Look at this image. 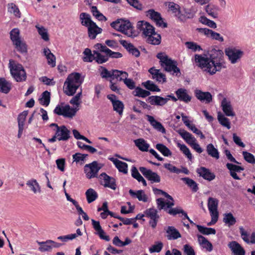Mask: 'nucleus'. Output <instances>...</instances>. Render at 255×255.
Here are the masks:
<instances>
[{"instance_id":"nucleus-1","label":"nucleus","mask_w":255,"mask_h":255,"mask_svg":"<svg viewBox=\"0 0 255 255\" xmlns=\"http://www.w3.org/2000/svg\"><path fill=\"white\" fill-rule=\"evenodd\" d=\"M195 60L198 67L212 75L226 68L224 53L220 49H212L209 53V57L196 54Z\"/></svg>"},{"instance_id":"nucleus-2","label":"nucleus","mask_w":255,"mask_h":255,"mask_svg":"<svg viewBox=\"0 0 255 255\" xmlns=\"http://www.w3.org/2000/svg\"><path fill=\"white\" fill-rule=\"evenodd\" d=\"M83 82V80L79 73L74 72L70 74L64 84V93L68 96H73Z\"/></svg>"},{"instance_id":"nucleus-3","label":"nucleus","mask_w":255,"mask_h":255,"mask_svg":"<svg viewBox=\"0 0 255 255\" xmlns=\"http://www.w3.org/2000/svg\"><path fill=\"white\" fill-rule=\"evenodd\" d=\"M156 57L160 60V64L164 71L177 77L180 76V70L177 67L176 61L172 60L165 53L162 52L158 53L156 55Z\"/></svg>"},{"instance_id":"nucleus-4","label":"nucleus","mask_w":255,"mask_h":255,"mask_svg":"<svg viewBox=\"0 0 255 255\" xmlns=\"http://www.w3.org/2000/svg\"><path fill=\"white\" fill-rule=\"evenodd\" d=\"M157 207L158 210H163L170 215L175 216L177 214L181 213L180 211L182 209L172 208L174 205V200L165 202L164 199L162 198H158L156 200Z\"/></svg>"},{"instance_id":"nucleus-5","label":"nucleus","mask_w":255,"mask_h":255,"mask_svg":"<svg viewBox=\"0 0 255 255\" xmlns=\"http://www.w3.org/2000/svg\"><path fill=\"white\" fill-rule=\"evenodd\" d=\"M101 167L96 161L86 164L84 167V172L86 174V177L89 179L95 177L98 178V173Z\"/></svg>"},{"instance_id":"nucleus-6","label":"nucleus","mask_w":255,"mask_h":255,"mask_svg":"<svg viewBox=\"0 0 255 255\" xmlns=\"http://www.w3.org/2000/svg\"><path fill=\"white\" fill-rule=\"evenodd\" d=\"M54 113L59 115L63 116L66 118H72L77 112V109L71 108L69 105H67L64 107H60L58 105L53 111Z\"/></svg>"},{"instance_id":"nucleus-7","label":"nucleus","mask_w":255,"mask_h":255,"mask_svg":"<svg viewBox=\"0 0 255 255\" xmlns=\"http://www.w3.org/2000/svg\"><path fill=\"white\" fill-rule=\"evenodd\" d=\"M10 73L17 82L24 81L26 79V72L20 64L11 66L10 67Z\"/></svg>"},{"instance_id":"nucleus-8","label":"nucleus","mask_w":255,"mask_h":255,"mask_svg":"<svg viewBox=\"0 0 255 255\" xmlns=\"http://www.w3.org/2000/svg\"><path fill=\"white\" fill-rule=\"evenodd\" d=\"M146 15L155 23L157 26L163 28L167 27V23L164 22L159 12L155 11L153 9H150L147 11Z\"/></svg>"},{"instance_id":"nucleus-9","label":"nucleus","mask_w":255,"mask_h":255,"mask_svg":"<svg viewBox=\"0 0 255 255\" xmlns=\"http://www.w3.org/2000/svg\"><path fill=\"white\" fill-rule=\"evenodd\" d=\"M98 178L100 180L101 184L105 187H109L114 190L116 189L117 185L114 178L103 172L98 176Z\"/></svg>"},{"instance_id":"nucleus-10","label":"nucleus","mask_w":255,"mask_h":255,"mask_svg":"<svg viewBox=\"0 0 255 255\" xmlns=\"http://www.w3.org/2000/svg\"><path fill=\"white\" fill-rule=\"evenodd\" d=\"M226 55L232 64L237 62L243 55V52L235 48H228L225 49Z\"/></svg>"},{"instance_id":"nucleus-11","label":"nucleus","mask_w":255,"mask_h":255,"mask_svg":"<svg viewBox=\"0 0 255 255\" xmlns=\"http://www.w3.org/2000/svg\"><path fill=\"white\" fill-rule=\"evenodd\" d=\"M139 171L151 183H159L160 181V177L156 172H153L150 169H148L144 167H140Z\"/></svg>"},{"instance_id":"nucleus-12","label":"nucleus","mask_w":255,"mask_h":255,"mask_svg":"<svg viewBox=\"0 0 255 255\" xmlns=\"http://www.w3.org/2000/svg\"><path fill=\"white\" fill-rule=\"evenodd\" d=\"M137 27L140 31H142L143 34L146 37L156 33L154 27L147 22L138 21Z\"/></svg>"},{"instance_id":"nucleus-13","label":"nucleus","mask_w":255,"mask_h":255,"mask_svg":"<svg viewBox=\"0 0 255 255\" xmlns=\"http://www.w3.org/2000/svg\"><path fill=\"white\" fill-rule=\"evenodd\" d=\"M157 213V210L154 208L147 209L144 211L145 216L150 219L149 224L153 229L156 227L159 218Z\"/></svg>"},{"instance_id":"nucleus-14","label":"nucleus","mask_w":255,"mask_h":255,"mask_svg":"<svg viewBox=\"0 0 255 255\" xmlns=\"http://www.w3.org/2000/svg\"><path fill=\"white\" fill-rule=\"evenodd\" d=\"M196 171L200 177H202L204 179L207 181H211L215 179V174L212 172L209 169L205 167L198 168Z\"/></svg>"},{"instance_id":"nucleus-15","label":"nucleus","mask_w":255,"mask_h":255,"mask_svg":"<svg viewBox=\"0 0 255 255\" xmlns=\"http://www.w3.org/2000/svg\"><path fill=\"white\" fill-rule=\"evenodd\" d=\"M123 24L121 32L127 35L128 37H133L137 35L135 31L133 29V27L131 22L128 20H123Z\"/></svg>"},{"instance_id":"nucleus-16","label":"nucleus","mask_w":255,"mask_h":255,"mask_svg":"<svg viewBox=\"0 0 255 255\" xmlns=\"http://www.w3.org/2000/svg\"><path fill=\"white\" fill-rule=\"evenodd\" d=\"M168 7L178 21H183L185 19V17L182 15L179 5L173 2H169Z\"/></svg>"},{"instance_id":"nucleus-17","label":"nucleus","mask_w":255,"mask_h":255,"mask_svg":"<svg viewBox=\"0 0 255 255\" xmlns=\"http://www.w3.org/2000/svg\"><path fill=\"white\" fill-rule=\"evenodd\" d=\"M194 93L197 99L201 102L209 103L212 101V96L209 92H203L200 90L196 89Z\"/></svg>"},{"instance_id":"nucleus-18","label":"nucleus","mask_w":255,"mask_h":255,"mask_svg":"<svg viewBox=\"0 0 255 255\" xmlns=\"http://www.w3.org/2000/svg\"><path fill=\"white\" fill-rule=\"evenodd\" d=\"M56 134L57 135L58 140L66 141L70 137V131L65 126H61L58 130L56 131Z\"/></svg>"},{"instance_id":"nucleus-19","label":"nucleus","mask_w":255,"mask_h":255,"mask_svg":"<svg viewBox=\"0 0 255 255\" xmlns=\"http://www.w3.org/2000/svg\"><path fill=\"white\" fill-rule=\"evenodd\" d=\"M92 224L95 230L97 232L96 234L99 236L100 238L102 240H105L109 242L110 241V238L108 235H105V232L102 229L100 222L92 219Z\"/></svg>"},{"instance_id":"nucleus-20","label":"nucleus","mask_w":255,"mask_h":255,"mask_svg":"<svg viewBox=\"0 0 255 255\" xmlns=\"http://www.w3.org/2000/svg\"><path fill=\"white\" fill-rule=\"evenodd\" d=\"M120 43L123 46L127 49L129 53L132 54L136 57H138L140 55V51L134 47L131 43H128L125 40H120Z\"/></svg>"},{"instance_id":"nucleus-21","label":"nucleus","mask_w":255,"mask_h":255,"mask_svg":"<svg viewBox=\"0 0 255 255\" xmlns=\"http://www.w3.org/2000/svg\"><path fill=\"white\" fill-rule=\"evenodd\" d=\"M228 247L231 249L234 255H245L244 249L236 241H232L228 244Z\"/></svg>"},{"instance_id":"nucleus-22","label":"nucleus","mask_w":255,"mask_h":255,"mask_svg":"<svg viewBox=\"0 0 255 255\" xmlns=\"http://www.w3.org/2000/svg\"><path fill=\"white\" fill-rule=\"evenodd\" d=\"M175 94L178 100L180 101L188 103L191 101L192 97L187 92V90L184 88H179L175 91Z\"/></svg>"},{"instance_id":"nucleus-23","label":"nucleus","mask_w":255,"mask_h":255,"mask_svg":"<svg viewBox=\"0 0 255 255\" xmlns=\"http://www.w3.org/2000/svg\"><path fill=\"white\" fill-rule=\"evenodd\" d=\"M169 100V99L168 98H164L158 96H152L149 97L147 100L152 105L162 106L165 105Z\"/></svg>"},{"instance_id":"nucleus-24","label":"nucleus","mask_w":255,"mask_h":255,"mask_svg":"<svg viewBox=\"0 0 255 255\" xmlns=\"http://www.w3.org/2000/svg\"><path fill=\"white\" fill-rule=\"evenodd\" d=\"M148 72L152 75V79H155L156 81L161 83L166 82L165 75L160 72V70L156 69L154 67H152L148 70Z\"/></svg>"},{"instance_id":"nucleus-25","label":"nucleus","mask_w":255,"mask_h":255,"mask_svg":"<svg viewBox=\"0 0 255 255\" xmlns=\"http://www.w3.org/2000/svg\"><path fill=\"white\" fill-rule=\"evenodd\" d=\"M178 133L182 138L190 146L196 142V139L189 132L183 129H179L177 130Z\"/></svg>"},{"instance_id":"nucleus-26","label":"nucleus","mask_w":255,"mask_h":255,"mask_svg":"<svg viewBox=\"0 0 255 255\" xmlns=\"http://www.w3.org/2000/svg\"><path fill=\"white\" fill-rule=\"evenodd\" d=\"M221 107L223 111L227 116L233 117L235 115L230 101L227 100L226 98H224L222 101Z\"/></svg>"},{"instance_id":"nucleus-27","label":"nucleus","mask_w":255,"mask_h":255,"mask_svg":"<svg viewBox=\"0 0 255 255\" xmlns=\"http://www.w3.org/2000/svg\"><path fill=\"white\" fill-rule=\"evenodd\" d=\"M102 32V29L98 27L95 22H92V24L88 27V36L91 39H95L97 35Z\"/></svg>"},{"instance_id":"nucleus-28","label":"nucleus","mask_w":255,"mask_h":255,"mask_svg":"<svg viewBox=\"0 0 255 255\" xmlns=\"http://www.w3.org/2000/svg\"><path fill=\"white\" fill-rule=\"evenodd\" d=\"M166 238L168 240H174L181 237L179 232L173 226H168L166 230Z\"/></svg>"},{"instance_id":"nucleus-29","label":"nucleus","mask_w":255,"mask_h":255,"mask_svg":"<svg viewBox=\"0 0 255 255\" xmlns=\"http://www.w3.org/2000/svg\"><path fill=\"white\" fill-rule=\"evenodd\" d=\"M208 207L210 214L219 215L218 206L219 201L216 198L209 197L208 201Z\"/></svg>"},{"instance_id":"nucleus-30","label":"nucleus","mask_w":255,"mask_h":255,"mask_svg":"<svg viewBox=\"0 0 255 255\" xmlns=\"http://www.w3.org/2000/svg\"><path fill=\"white\" fill-rule=\"evenodd\" d=\"M147 120L150 124L158 131L165 133L166 130L162 125L159 122L155 120L153 117L149 115H146Z\"/></svg>"},{"instance_id":"nucleus-31","label":"nucleus","mask_w":255,"mask_h":255,"mask_svg":"<svg viewBox=\"0 0 255 255\" xmlns=\"http://www.w3.org/2000/svg\"><path fill=\"white\" fill-rule=\"evenodd\" d=\"M110 160L114 163L120 172H123L124 174L128 173V164L127 163L114 157L110 158Z\"/></svg>"},{"instance_id":"nucleus-32","label":"nucleus","mask_w":255,"mask_h":255,"mask_svg":"<svg viewBox=\"0 0 255 255\" xmlns=\"http://www.w3.org/2000/svg\"><path fill=\"white\" fill-rule=\"evenodd\" d=\"M197 238L198 243L200 246L209 252L212 251L213 246L206 238L200 235H198Z\"/></svg>"},{"instance_id":"nucleus-33","label":"nucleus","mask_w":255,"mask_h":255,"mask_svg":"<svg viewBox=\"0 0 255 255\" xmlns=\"http://www.w3.org/2000/svg\"><path fill=\"white\" fill-rule=\"evenodd\" d=\"M205 9L209 16L214 18L218 17V11L219 10L218 6L212 4H209L205 6Z\"/></svg>"},{"instance_id":"nucleus-34","label":"nucleus","mask_w":255,"mask_h":255,"mask_svg":"<svg viewBox=\"0 0 255 255\" xmlns=\"http://www.w3.org/2000/svg\"><path fill=\"white\" fill-rule=\"evenodd\" d=\"M11 89V83L4 78L0 77V92L8 94Z\"/></svg>"},{"instance_id":"nucleus-35","label":"nucleus","mask_w":255,"mask_h":255,"mask_svg":"<svg viewBox=\"0 0 255 255\" xmlns=\"http://www.w3.org/2000/svg\"><path fill=\"white\" fill-rule=\"evenodd\" d=\"M129 194L133 198H137L139 201L146 202L147 201V197L144 194V191L142 190H139L136 192L134 191L132 189L129 190Z\"/></svg>"},{"instance_id":"nucleus-36","label":"nucleus","mask_w":255,"mask_h":255,"mask_svg":"<svg viewBox=\"0 0 255 255\" xmlns=\"http://www.w3.org/2000/svg\"><path fill=\"white\" fill-rule=\"evenodd\" d=\"M26 184L30 188V190L35 194L41 192V188L36 180L32 179L28 180Z\"/></svg>"},{"instance_id":"nucleus-37","label":"nucleus","mask_w":255,"mask_h":255,"mask_svg":"<svg viewBox=\"0 0 255 255\" xmlns=\"http://www.w3.org/2000/svg\"><path fill=\"white\" fill-rule=\"evenodd\" d=\"M80 19L82 25L87 27L92 24V22H94L91 20L90 15L85 12H82L80 14Z\"/></svg>"},{"instance_id":"nucleus-38","label":"nucleus","mask_w":255,"mask_h":255,"mask_svg":"<svg viewBox=\"0 0 255 255\" xmlns=\"http://www.w3.org/2000/svg\"><path fill=\"white\" fill-rule=\"evenodd\" d=\"M135 145L142 151H148L149 144L143 138H139L134 141Z\"/></svg>"},{"instance_id":"nucleus-39","label":"nucleus","mask_w":255,"mask_h":255,"mask_svg":"<svg viewBox=\"0 0 255 255\" xmlns=\"http://www.w3.org/2000/svg\"><path fill=\"white\" fill-rule=\"evenodd\" d=\"M37 243L39 245H40V247L38 249L40 252H48L50 251L52 249V246L51 245L52 240H48L45 242L37 241Z\"/></svg>"},{"instance_id":"nucleus-40","label":"nucleus","mask_w":255,"mask_h":255,"mask_svg":"<svg viewBox=\"0 0 255 255\" xmlns=\"http://www.w3.org/2000/svg\"><path fill=\"white\" fill-rule=\"evenodd\" d=\"M161 37L160 34L156 33L147 37L146 41L152 45H159L161 43Z\"/></svg>"},{"instance_id":"nucleus-41","label":"nucleus","mask_w":255,"mask_h":255,"mask_svg":"<svg viewBox=\"0 0 255 255\" xmlns=\"http://www.w3.org/2000/svg\"><path fill=\"white\" fill-rule=\"evenodd\" d=\"M85 195L88 203L93 202L96 200L98 197L97 193L92 188L88 189L85 193Z\"/></svg>"},{"instance_id":"nucleus-42","label":"nucleus","mask_w":255,"mask_h":255,"mask_svg":"<svg viewBox=\"0 0 255 255\" xmlns=\"http://www.w3.org/2000/svg\"><path fill=\"white\" fill-rule=\"evenodd\" d=\"M206 150L208 154L211 157L217 159L219 158V152L218 149L214 147L212 143H210L207 145Z\"/></svg>"},{"instance_id":"nucleus-43","label":"nucleus","mask_w":255,"mask_h":255,"mask_svg":"<svg viewBox=\"0 0 255 255\" xmlns=\"http://www.w3.org/2000/svg\"><path fill=\"white\" fill-rule=\"evenodd\" d=\"M223 222L229 227L235 225L236 219L231 213H225L224 214Z\"/></svg>"},{"instance_id":"nucleus-44","label":"nucleus","mask_w":255,"mask_h":255,"mask_svg":"<svg viewBox=\"0 0 255 255\" xmlns=\"http://www.w3.org/2000/svg\"><path fill=\"white\" fill-rule=\"evenodd\" d=\"M181 179L185 182L186 185H187L188 187H189L192 189L193 192H196L198 190L199 188L198 186V184L193 179H191L188 177H184Z\"/></svg>"},{"instance_id":"nucleus-45","label":"nucleus","mask_w":255,"mask_h":255,"mask_svg":"<svg viewBox=\"0 0 255 255\" xmlns=\"http://www.w3.org/2000/svg\"><path fill=\"white\" fill-rule=\"evenodd\" d=\"M40 103L45 106H48L50 102V93L45 91L41 94V97L39 99Z\"/></svg>"},{"instance_id":"nucleus-46","label":"nucleus","mask_w":255,"mask_h":255,"mask_svg":"<svg viewBox=\"0 0 255 255\" xmlns=\"http://www.w3.org/2000/svg\"><path fill=\"white\" fill-rule=\"evenodd\" d=\"M142 85L147 90L151 92H160V89L158 86L155 84L152 81L147 80L145 82H143Z\"/></svg>"},{"instance_id":"nucleus-47","label":"nucleus","mask_w":255,"mask_h":255,"mask_svg":"<svg viewBox=\"0 0 255 255\" xmlns=\"http://www.w3.org/2000/svg\"><path fill=\"white\" fill-rule=\"evenodd\" d=\"M83 54L84 56L82 58L83 61L85 62H92L95 60V56L92 54L90 49L87 48L84 50Z\"/></svg>"},{"instance_id":"nucleus-48","label":"nucleus","mask_w":255,"mask_h":255,"mask_svg":"<svg viewBox=\"0 0 255 255\" xmlns=\"http://www.w3.org/2000/svg\"><path fill=\"white\" fill-rule=\"evenodd\" d=\"M196 227L199 232L203 235H215L216 233V230L213 228H207L199 225H196Z\"/></svg>"},{"instance_id":"nucleus-49","label":"nucleus","mask_w":255,"mask_h":255,"mask_svg":"<svg viewBox=\"0 0 255 255\" xmlns=\"http://www.w3.org/2000/svg\"><path fill=\"white\" fill-rule=\"evenodd\" d=\"M218 120L219 123L223 127L227 128L228 129L231 128V125L229 119L226 118L220 112L218 114Z\"/></svg>"},{"instance_id":"nucleus-50","label":"nucleus","mask_w":255,"mask_h":255,"mask_svg":"<svg viewBox=\"0 0 255 255\" xmlns=\"http://www.w3.org/2000/svg\"><path fill=\"white\" fill-rule=\"evenodd\" d=\"M155 147L164 156H169L172 154L170 149L163 144L158 143L156 145Z\"/></svg>"},{"instance_id":"nucleus-51","label":"nucleus","mask_w":255,"mask_h":255,"mask_svg":"<svg viewBox=\"0 0 255 255\" xmlns=\"http://www.w3.org/2000/svg\"><path fill=\"white\" fill-rule=\"evenodd\" d=\"M199 21L201 23L206 25L212 28H216L217 27L216 23L213 20H211L205 16H201L199 18Z\"/></svg>"},{"instance_id":"nucleus-52","label":"nucleus","mask_w":255,"mask_h":255,"mask_svg":"<svg viewBox=\"0 0 255 255\" xmlns=\"http://www.w3.org/2000/svg\"><path fill=\"white\" fill-rule=\"evenodd\" d=\"M13 44L15 46V48L17 51L18 52L21 53H25L27 52V50L26 44L21 39L20 40L13 43Z\"/></svg>"},{"instance_id":"nucleus-53","label":"nucleus","mask_w":255,"mask_h":255,"mask_svg":"<svg viewBox=\"0 0 255 255\" xmlns=\"http://www.w3.org/2000/svg\"><path fill=\"white\" fill-rule=\"evenodd\" d=\"M184 13H182V15L185 17V19L183 21H180V22H184L186 21L187 19L193 18L195 14L196 11L192 8H184L183 10Z\"/></svg>"},{"instance_id":"nucleus-54","label":"nucleus","mask_w":255,"mask_h":255,"mask_svg":"<svg viewBox=\"0 0 255 255\" xmlns=\"http://www.w3.org/2000/svg\"><path fill=\"white\" fill-rule=\"evenodd\" d=\"M9 34L10 38L13 44L20 40L19 30L18 28L12 29Z\"/></svg>"},{"instance_id":"nucleus-55","label":"nucleus","mask_w":255,"mask_h":255,"mask_svg":"<svg viewBox=\"0 0 255 255\" xmlns=\"http://www.w3.org/2000/svg\"><path fill=\"white\" fill-rule=\"evenodd\" d=\"M113 109L118 113L120 115H122L124 109V105L123 103L119 100H117L113 104Z\"/></svg>"},{"instance_id":"nucleus-56","label":"nucleus","mask_w":255,"mask_h":255,"mask_svg":"<svg viewBox=\"0 0 255 255\" xmlns=\"http://www.w3.org/2000/svg\"><path fill=\"white\" fill-rule=\"evenodd\" d=\"M8 11L11 13H13L16 17L19 18L21 13L18 7L13 3L8 4Z\"/></svg>"},{"instance_id":"nucleus-57","label":"nucleus","mask_w":255,"mask_h":255,"mask_svg":"<svg viewBox=\"0 0 255 255\" xmlns=\"http://www.w3.org/2000/svg\"><path fill=\"white\" fill-rule=\"evenodd\" d=\"M124 73H128L127 72L120 71L118 70H113L112 79H117L119 81H122L124 79Z\"/></svg>"},{"instance_id":"nucleus-58","label":"nucleus","mask_w":255,"mask_h":255,"mask_svg":"<svg viewBox=\"0 0 255 255\" xmlns=\"http://www.w3.org/2000/svg\"><path fill=\"white\" fill-rule=\"evenodd\" d=\"M35 27L37 29L38 33L41 36V38L45 41H48L49 38L46 29L43 26L39 27L38 25H36Z\"/></svg>"},{"instance_id":"nucleus-59","label":"nucleus","mask_w":255,"mask_h":255,"mask_svg":"<svg viewBox=\"0 0 255 255\" xmlns=\"http://www.w3.org/2000/svg\"><path fill=\"white\" fill-rule=\"evenodd\" d=\"M177 146L180 148V150L186 156L189 160H191L192 159V155L186 145L183 144L178 143Z\"/></svg>"},{"instance_id":"nucleus-60","label":"nucleus","mask_w":255,"mask_h":255,"mask_svg":"<svg viewBox=\"0 0 255 255\" xmlns=\"http://www.w3.org/2000/svg\"><path fill=\"white\" fill-rule=\"evenodd\" d=\"M125 77L123 81L128 88L130 90L135 89V82L131 79H128V73H124Z\"/></svg>"},{"instance_id":"nucleus-61","label":"nucleus","mask_w":255,"mask_h":255,"mask_svg":"<svg viewBox=\"0 0 255 255\" xmlns=\"http://www.w3.org/2000/svg\"><path fill=\"white\" fill-rule=\"evenodd\" d=\"M82 90L80 89V91L74 97H73L70 101V103L73 105H76L78 107L80 103V97L82 95Z\"/></svg>"},{"instance_id":"nucleus-62","label":"nucleus","mask_w":255,"mask_h":255,"mask_svg":"<svg viewBox=\"0 0 255 255\" xmlns=\"http://www.w3.org/2000/svg\"><path fill=\"white\" fill-rule=\"evenodd\" d=\"M27 114L28 111H24L18 116L17 120L18 127H24V122Z\"/></svg>"},{"instance_id":"nucleus-63","label":"nucleus","mask_w":255,"mask_h":255,"mask_svg":"<svg viewBox=\"0 0 255 255\" xmlns=\"http://www.w3.org/2000/svg\"><path fill=\"white\" fill-rule=\"evenodd\" d=\"M226 166L231 172H240L244 170V168L242 166L230 163H227Z\"/></svg>"},{"instance_id":"nucleus-64","label":"nucleus","mask_w":255,"mask_h":255,"mask_svg":"<svg viewBox=\"0 0 255 255\" xmlns=\"http://www.w3.org/2000/svg\"><path fill=\"white\" fill-rule=\"evenodd\" d=\"M243 155L246 161L252 164H255V158L254 155L247 151H243Z\"/></svg>"}]
</instances>
